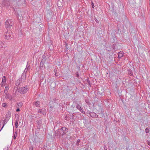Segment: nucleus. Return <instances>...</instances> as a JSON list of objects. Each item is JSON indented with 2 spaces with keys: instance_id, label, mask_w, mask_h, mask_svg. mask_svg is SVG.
<instances>
[{
  "instance_id": "nucleus-1",
  "label": "nucleus",
  "mask_w": 150,
  "mask_h": 150,
  "mask_svg": "<svg viewBox=\"0 0 150 150\" xmlns=\"http://www.w3.org/2000/svg\"><path fill=\"white\" fill-rule=\"evenodd\" d=\"M48 106L50 110L52 111L59 106V104L56 99H54L53 100L50 101Z\"/></svg>"
},
{
  "instance_id": "nucleus-2",
  "label": "nucleus",
  "mask_w": 150,
  "mask_h": 150,
  "mask_svg": "<svg viewBox=\"0 0 150 150\" xmlns=\"http://www.w3.org/2000/svg\"><path fill=\"white\" fill-rule=\"evenodd\" d=\"M11 114L10 112H8L6 114V117L5 118V119L3 122H2V124H3L2 127L1 128L0 131L3 129L5 125L7 123V122L9 120L11 116Z\"/></svg>"
},
{
  "instance_id": "nucleus-3",
  "label": "nucleus",
  "mask_w": 150,
  "mask_h": 150,
  "mask_svg": "<svg viewBox=\"0 0 150 150\" xmlns=\"http://www.w3.org/2000/svg\"><path fill=\"white\" fill-rule=\"evenodd\" d=\"M13 24L14 23L11 19H8L6 22V27L7 28L10 29Z\"/></svg>"
},
{
  "instance_id": "nucleus-4",
  "label": "nucleus",
  "mask_w": 150,
  "mask_h": 150,
  "mask_svg": "<svg viewBox=\"0 0 150 150\" xmlns=\"http://www.w3.org/2000/svg\"><path fill=\"white\" fill-rule=\"evenodd\" d=\"M29 89V87L27 86L25 87H22L20 89V92L22 93H25Z\"/></svg>"
},
{
  "instance_id": "nucleus-5",
  "label": "nucleus",
  "mask_w": 150,
  "mask_h": 150,
  "mask_svg": "<svg viewBox=\"0 0 150 150\" xmlns=\"http://www.w3.org/2000/svg\"><path fill=\"white\" fill-rule=\"evenodd\" d=\"M12 32L11 30H8L5 33L6 38L7 40L10 39L11 37Z\"/></svg>"
},
{
  "instance_id": "nucleus-6",
  "label": "nucleus",
  "mask_w": 150,
  "mask_h": 150,
  "mask_svg": "<svg viewBox=\"0 0 150 150\" xmlns=\"http://www.w3.org/2000/svg\"><path fill=\"white\" fill-rule=\"evenodd\" d=\"M7 44L6 42L4 41H0V49H3V48H5L6 47Z\"/></svg>"
},
{
  "instance_id": "nucleus-7",
  "label": "nucleus",
  "mask_w": 150,
  "mask_h": 150,
  "mask_svg": "<svg viewBox=\"0 0 150 150\" xmlns=\"http://www.w3.org/2000/svg\"><path fill=\"white\" fill-rule=\"evenodd\" d=\"M76 108L81 112L83 114H85V112L83 110L82 108L80 105L79 104L77 103L76 105Z\"/></svg>"
},
{
  "instance_id": "nucleus-8",
  "label": "nucleus",
  "mask_w": 150,
  "mask_h": 150,
  "mask_svg": "<svg viewBox=\"0 0 150 150\" xmlns=\"http://www.w3.org/2000/svg\"><path fill=\"white\" fill-rule=\"evenodd\" d=\"M2 5L5 6H8L10 4L9 0H4L2 2Z\"/></svg>"
},
{
  "instance_id": "nucleus-9",
  "label": "nucleus",
  "mask_w": 150,
  "mask_h": 150,
  "mask_svg": "<svg viewBox=\"0 0 150 150\" xmlns=\"http://www.w3.org/2000/svg\"><path fill=\"white\" fill-rule=\"evenodd\" d=\"M21 80L20 79H18L16 82V84L15 85V88L18 89V86L20 85V84L21 83Z\"/></svg>"
},
{
  "instance_id": "nucleus-10",
  "label": "nucleus",
  "mask_w": 150,
  "mask_h": 150,
  "mask_svg": "<svg viewBox=\"0 0 150 150\" xmlns=\"http://www.w3.org/2000/svg\"><path fill=\"white\" fill-rule=\"evenodd\" d=\"M26 77V74L25 73H23L22 74L21 79H20L22 82H24L25 80Z\"/></svg>"
},
{
  "instance_id": "nucleus-11",
  "label": "nucleus",
  "mask_w": 150,
  "mask_h": 150,
  "mask_svg": "<svg viewBox=\"0 0 150 150\" xmlns=\"http://www.w3.org/2000/svg\"><path fill=\"white\" fill-rule=\"evenodd\" d=\"M33 104L34 106L37 107H40V102L39 101L34 102L33 103Z\"/></svg>"
},
{
  "instance_id": "nucleus-12",
  "label": "nucleus",
  "mask_w": 150,
  "mask_h": 150,
  "mask_svg": "<svg viewBox=\"0 0 150 150\" xmlns=\"http://www.w3.org/2000/svg\"><path fill=\"white\" fill-rule=\"evenodd\" d=\"M6 99H9L11 100L12 99V97L10 94L7 93V92H6L5 93H4Z\"/></svg>"
},
{
  "instance_id": "nucleus-13",
  "label": "nucleus",
  "mask_w": 150,
  "mask_h": 150,
  "mask_svg": "<svg viewBox=\"0 0 150 150\" xmlns=\"http://www.w3.org/2000/svg\"><path fill=\"white\" fill-rule=\"evenodd\" d=\"M38 113H42L43 115H46V112L45 110H42L41 109H39L38 110Z\"/></svg>"
},
{
  "instance_id": "nucleus-14",
  "label": "nucleus",
  "mask_w": 150,
  "mask_h": 150,
  "mask_svg": "<svg viewBox=\"0 0 150 150\" xmlns=\"http://www.w3.org/2000/svg\"><path fill=\"white\" fill-rule=\"evenodd\" d=\"M91 116L92 117H97V115L94 112H91L90 113Z\"/></svg>"
},
{
  "instance_id": "nucleus-15",
  "label": "nucleus",
  "mask_w": 150,
  "mask_h": 150,
  "mask_svg": "<svg viewBox=\"0 0 150 150\" xmlns=\"http://www.w3.org/2000/svg\"><path fill=\"white\" fill-rule=\"evenodd\" d=\"M59 130H61L63 131V133H65L67 132V129L65 127H63L60 129H59Z\"/></svg>"
},
{
  "instance_id": "nucleus-16",
  "label": "nucleus",
  "mask_w": 150,
  "mask_h": 150,
  "mask_svg": "<svg viewBox=\"0 0 150 150\" xmlns=\"http://www.w3.org/2000/svg\"><path fill=\"white\" fill-rule=\"evenodd\" d=\"M17 136V133L16 132H13V139H15Z\"/></svg>"
},
{
  "instance_id": "nucleus-17",
  "label": "nucleus",
  "mask_w": 150,
  "mask_h": 150,
  "mask_svg": "<svg viewBox=\"0 0 150 150\" xmlns=\"http://www.w3.org/2000/svg\"><path fill=\"white\" fill-rule=\"evenodd\" d=\"M123 56V52H120L119 53L118 57L119 58H121Z\"/></svg>"
},
{
  "instance_id": "nucleus-18",
  "label": "nucleus",
  "mask_w": 150,
  "mask_h": 150,
  "mask_svg": "<svg viewBox=\"0 0 150 150\" xmlns=\"http://www.w3.org/2000/svg\"><path fill=\"white\" fill-rule=\"evenodd\" d=\"M60 122L59 121H57L56 122L54 123V127H58L59 125Z\"/></svg>"
},
{
  "instance_id": "nucleus-19",
  "label": "nucleus",
  "mask_w": 150,
  "mask_h": 150,
  "mask_svg": "<svg viewBox=\"0 0 150 150\" xmlns=\"http://www.w3.org/2000/svg\"><path fill=\"white\" fill-rule=\"evenodd\" d=\"M9 89V86H6L5 87V88L4 93H5L6 92H6V91H7Z\"/></svg>"
},
{
  "instance_id": "nucleus-20",
  "label": "nucleus",
  "mask_w": 150,
  "mask_h": 150,
  "mask_svg": "<svg viewBox=\"0 0 150 150\" xmlns=\"http://www.w3.org/2000/svg\"><path fill=\"white\" fill-rule=\"evenodd\" d=\"M6 81V77L4 76L2 78V82L3 83H5Z\"/></svg>"
},
{
  "instance_id": "nucleus-21",
  "label": "nucleus",
  "mask_w": 150,
  "mask_h": 150,
  "mask_svg": "<svg viewBox=\"0 0 150 150\" xmlns=\"http://www.w3.org/2000/svg\"><path fill=\"white\" fill-rule=\"evenodd\" d=\"M17 105L18 107H21L23 105V103L21 102L19 103H18Z\"/></svg>"
},
{
  "instance_id": "nucleus-22",
  "label": "nucleus",
  "mask_w": 150,
  "mask_h": 150,
  "mask_svg": "<svg viewBox=\"0 0 150 150\" xmlns=\"http://www.w3.org/2000/svg\"><path fill=\"white\" fill-rule=\"evenodd\" d=\"M128 73L130 76H132L133 75V73L130 70L128 71Z\"/></svg>"
},
{
  "instance_id": "nucleus-23",
  "label": "nucleus",
  "mask_w": 150,
  "mask_h": 150,
  "mask_svg": "<svg viewBox=\"0 0 150 150\" xmlns=\"http://www.w3.org/2000/svg\"><path fill=\"white\" fill-rule=\"evenodd\" d=\"M145 132L146 133H147L149 132V129L148 128H146L145 129Z\"/></svg>"
},
{
  "instance_id": "nucleus-24",
  "label": "nucleus",
  "mask_w": 150,
  "mask_h": 150,
  "mask_svg": "<svg viewBox=\"0 0 150 150\" xmlns=\"http://www.w3.org/2000/svg\"><path fill=\"white\" fill-rule=\"evenodd\" d=\"M18 121H16L15 122V126L16 128H17L18 127Z\"/></svg>"
},
{
  "instance_id": "nucleus-25",
  "label": "nucleus",
  "mask_w": 150,
  "mask_h": 150,
  "mask_svg": "<svg viewBox=\"0 0 150 150\" xmlns=\"http://www.w3.org/2000/svg\"><path fill=\"white\" fill-rule=\"evenodd\" d=\"M85 102L87 103L88 104H90V103L88 101V100L87 99H86L85 100Z\"/></svg>"
},
{
  "instance_id": "nucleus-26",
  "label": "nucleus",
  "mask_w": 150,
  "mask_h": 150,
  "mask_svg": "<svg viewBox=\"0 0 150 150\" xmlns=\"http://www.w3.org/2000/svg\"><path fill=\"white\" fill-rule=\"evenodd\" d=\"M6 105V103H3L2 104V106L3 107H5Z\"/></svg>"
},
{
  "instance_id": "nucleus-27",
  "label": "nucleus",
  "mask_w": 150,
  "mask_h": 150,
  "mask_svg": "<svg viewBox=\"0 0 150 150\" xmlns=\"http://www.w3.org/2000/svg\"><path fill=\"white\" fill-rule=\"evenodd\" d=\"M28 69V68H27V67H26V68L25 69L23 73H26V72L27 71Z\"/></svg>"
},
{
  "instance_id": "nucleus-28",
  "label": "nucleus",
  "mask_w": 150,
  "mask_h": 150,
  "mask_svg": "<svg viewBox=\"0 0 150 150\" xmlns=\"http://www.w3.org/2000/svg\"><path fill=\"white\" fill-rule=\"evenodd\" d=\"M147 143L148 144V145L150 146V141L147 140Z\"/></svg>"
},
{
  "instance_id": "nucleus-29",
  "label": "nucleus",
  "mask_w": 150,
  "mask_h": 150,
  "mask_svg": "<svg viewBox=\"0 0 150 150\" xmlns=\"http://www.w3.org/2000/svg\"><path fill=\"white\" fill-rule=\"evenodd\" d=\"M91 5H92V8H94V3L92 2Z\"/></svg>"
},
{
  "instance_id": "nucleus-30",
  "label": "nucleus",
  "mask_w": 150,
  "mask_h": 150,
  "mask_svg": "<svg viewBox=\"0 0 150 150\" xmlns=\"http://www.w3.org/2000/svg\"><path fill=\"white\" fill-rule=\"evenodd\" d=\"M29 150H33V147L32 146H31L29 148Z\"/></svg>"
},
{
  "instance_id": "nucleus-31",
  "label": "nucleus",
  "mask_w": 150,
  "mask_h": 150,
  "mask_svg": "<svg viewBox=\"0 0 150 150\" xmlns=\"http://www.w3.org/2000/svg\"><path fill=\"white\" fill-rule=\"evenodd\" d=\"M76 76L78 77H79V75L78 72H76Z\"/></svg>"
},
{
  "instance_id": "nucleus-32",
  "label": "nucleus",
  "mask_w": 150,
  "mask_h": 150,
  "mask_svg": "<svg viewBox=\"0 0 150 150\" xmlns=\"http://www.w3.org/2000/svg\"><path fill=\"white\" fill-rule=\"evenodd\" d=\"M80 142V140L79 139L77 140L76 142L77 143H79Z\"/></svg>"
},
{
  "instance_id": "nucleus-33",
  "label": "nucleus",
  "mask_w": 150,
  "mask_h": 150,
  "mask_svg": "<svg viewBox=\"0 0 150 150\" xmlns=\"http://www.w3.org/2000/svg\"><path fill=\"white\" fill-rule=\"evenodd\" d=\"M3 125V124H2V123H1V122H0V128L1 127V128L2 127H1V125Z\"/></svg>"
},
{
  "instance_id": "nucleus-34",
  "label": "nucleus",
  "mask_w": 150,
  "mask_h": 150,
  "mask_svg": "<svg viewBox=\"0 0 150 150\" xmlns=\"http://www.w3.org/2000/svg\"><path fill=\"white\" fill-rule=\"evenodd\" d=\"M20 110L19 109V108H17L16 110V112H18V111H19Z\"/></svg>"
},
{
  "instance_id": "nucleus-35",
  "label": "nucleus",
  "mask_w": 150,
  "mask_h": 150,
  "mask_svg": "<svg viewBox=\"0 0 150 150\" xmlns=\"http://www.w3.org/2000/svg\"><path fill=\"white\" fill-rule=\"evenodd\" d=\"M115 44H113V49H115Z\"/></svg>"
},
{
  "instance_id": "nucleus-36",
  "label": "nucleus",
  "mask_w": 150,
  "mask_h": 150,
  "mask_svg": "<svg viewBox=\"0 0 150 150\" xmlns=\"http://www.w3.org/2000/svg\"><path fill=\"white\" fill-rule=\"evenodd\" d=\"M2 82L1 83V86H3V83H2Z\"/></svg>"
},
{
  "instance_id": "nucleus-37",
  "label": "nucleus",
  "mask_w": 150,
  "mask_h": 150,
  "mask_svg": "<svg viewBox=\"0 0 150 150\" xmlns=\"http://www.w3.org/2000/svg\"><path fill=\"white\" fill-rule=\"evenodd\" d=\"M76 145H77V146H78V145H79V143H76Z\"/></svg>"
},
{
  "instance_id": "nucleus-38",
  "label": "nucleus",
  "mask_w": 150,
  "mask_h": 150,
  "mask_svg": "<svg viewBox=\"0 0 150 150\" xmlns=\"http://www.w3.org/2000/svg\"><path fill=\"white\" fill-rule=\"evenodd\" d=\"M4 150H8L7 149H4Z\"/></svg>"
},
{
  "instance_id": "nucleus-39",
  "label": "nucleus",
  "mask_w": 150,
  "mask_h": 150,
  "mask_svg": "<svg viewBox=\"0 0 150 150\" xmlns=\"http://www.w3.org/2000/svg\"><path fill=\"white\" fill-rule=\"evenodd\" d=\"M20 19L21 20V19H21V16H20Z\"/></svg>"
},
{
  "instance_id": "nucleus-40",
  "label": "nucleus",
  "mask_w": 150,
  "mask_h": 150,
  "mask_svg": "<svg viewBox=\"0 0 150 150\" xmlns=\"http://www.w3.org/2000/svg\"><path fill=\"white\" fill-rule=\"evenodd\" d=\"M18 18L19 19H20L19 16H18Z\"/></svg>"
},
{
  "instance_id": "nucleus-41",
  "label": "nucleus",
  "mask_w": 150,
  "mask_h": 150,
  "mask_svg": "<svg viewBox=\"0 0 150 150\" xmlns=\"http://www.w3.org/2000/svg\"><path fill=\"white\" fill-rule=\"evenodd\" d=\"M59 1H58V3H57V4H58V3H59Z\"/></svg>"
},
{
  "instance_id": "nucleus-42",
  "label": "nucleus",
  "mask_w": 150,
  "mask_h": 150,
  "mask_svg": "<svg viewBox=\"0 0 150 150\" xmlns=\"http://www.w3.org/2000/svg\"><path fill=\"white\" fill-rule=\"evenodd\" d=\"M96 21H97L95 20Z\"/></svg>"
},
{
  "instance_id": "nucleus-43",
  "label": "nucleus",
  "mask_w": 150,
  "mask_h": 150,
  "mask_svg": "<svg viewBox=\"0 0 150 150\" xmlns=\"http://www.w3.org/2000/svg\"><path fill=\"white\" fill-rule=\"evenodd\" d=\"M96 21H97L95 20Z\"/></svg>"
},
{
  "instance_id": "nucleus-44",
  "label": "nucleus",
  "mask_w": 150,
  "mask_h": 150,
  "mask_svg": "<svg viewBox=\"0 0 150 150\" xmlns=\"http://www.w3.org/2000/svg\"><path fill=\"white\" fill-rule=\"evenodd\" d=\"M96 21H97L95 20Z\"/></svg>"
},
{
  "instance_id": "nucleus-45",
  "label": "nucleus",
  "mask_w": 150,
  "mask_h": 150,
  "mask_svg": "<svg viewBox=\"0 0 150 150\" xmlns=\"http://www.w3.org/2000/svg\"><path fill=\"white\" fill-rule=\"evenodd\" d=\"M1 23L0 22V25H1Z\"/></svg>"
},
{
  "instance_id": "nucleus-46",
  "label": "nucleus",
  "mask_w": 150,
  "mask_h": 150,
  "mask_svg": "<svg viewBox=\"0 0 150 150\" xmlns=\"http://www.w3.org/2000/svg\"><path fill=\"white\" fill-rule=\"evenodd\" d=\"M55 75H56V76L57 74H56V73L55 74Z\"/></svg>"
}]
</instances>
